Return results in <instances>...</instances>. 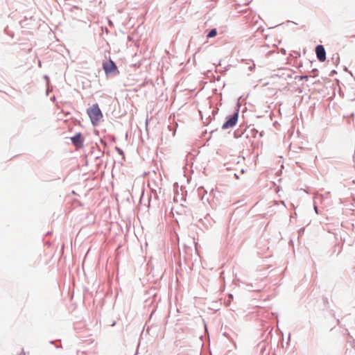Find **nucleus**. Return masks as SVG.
<instances>
[{"instance_id":"f257e3e1","label":"nucleus","mask_w":355,"mask_h":355,"mask_svg":"<svg viewBox=\"0 0 355 355\" xmlns=\"http://www.w3.org/2000/svg\"><path fill=\"white\" fill-rule=\"evenodd\" d=\"M87 112L94 125H97L103 118L102 112L98 104H94L91 107L88 108Z\"/></svg>"},{"instance_id":"f03ea898","label":"nucleus","mask_w":355,"mask_h":355,"mask_svg":"<svg viewBox=\"0 0 355 355\" xmlns=\"http://www.w3.org/2000/svg\"><path fill=\"white\" fill-rule=\"evenodd\" d=\"M238 120V113H235L234 115L230 116L227 121L222 125L223 129H228L234 126Z\"/></svg>"},{"instance_id":"7ed1b4c3","label":"nucleus","mask_w":355,"mask_h":355,"mask_svg":"<svg viewBox=\"0 0 355 355\" xmlns=\"http://www.w3.org/2000/svg\"><path fill=\"white\" fill-rule=\"evenodd\" d=\"M71 140L76 148H80L83 146L84 139L80 132L77 133L75 136L72 137Z\"/></svg>"},{"instance_id":"20e7f679","label":"nucleus","mask_w":355,"mask_h":355,"mask_svg":"<svg viewBox=\"0 0 355 355\" xmlns=\"http://www.w3.org/2000/svg\"><path fill=\"white\" fill-rule=\"evenodd\" d=\"M315 53L318 59L320 62H324L326 59V52L322 45H318L315 48Z\"/></svg>"},{"instance_id":"39448f33","label":"nucleus","mask_w":355,"mask_h":355,"mask_svg":"<svg viewBox=\"0 0 355 355\" xmlns=\"http://www.w3.org/2000/svg\"><path fill=\"white\" fill-rule=\"evenodd\" d=\"M105 70V73L108 75L109 73H117V68H104Z\"/></svg>"},{"instance_id":"423d86ee","label":"nucleus","mask_w":355,"mask_h":355,"mask_svg":"<svg viewBox=\"0 0 355 355\" xmlns=\"http://www.w3.org/2000/svg\"><path fill=\"white\" fill-rule=\"evenodd\" d=\"M217 31L216 29H212L207 35L208 37H213L216 35Z\"/></svg>"},{"instance_id":"0eeeda50","label":"nucleus","mask_w":355,"mask_h":355,"mask_svg":"<svg viewBox=\"0 0 355 355\" xmlns=\"http://www.w3.org/2000/svg\"><path fill=\"white\" fill-rule=\"evenodd\" d=\"M333 59L335 60V62H334V64L337 65L339 62V56L338 54H336L334 55Z\"/></svg>"},{"instance_id":"6e6552de","label":"nucleus","mask_w":355,"mask_h":355,"mask_svg":"<svg viewBox=\"0 0 355 355\" xmlns=\"http://www.w3.org/2000/svg\"><path fill=\"white\" fill-rule=\"evenodd\" d=\"M110 67H116L115 64L112 61H110Z\"/></svg>"}]
</instances>
